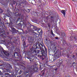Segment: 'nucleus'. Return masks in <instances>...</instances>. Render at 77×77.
Segmentation results:
<instances>
[{
	"mask_svg": "<svg viewBox=\"0 0 77 77\" xmlns=\"http://www.w3.org/2000/svg\"><path fill=\"white\" fill-rule=\"evenodd\" d=\"M29 43H31L33 42V40H32V38H28Z\"/></svg>",
	"mask_w": 77,
	"mask_h": 77,
	"instance_id": "7ed1b4c3",
	"label": "nucleus"
},
{
	"mask_svg": "<svg viewBox=\"0 0 77 77\" xmlns=\"http://www.w3.org/2000/svg\"><path fill=\"white\" fill-rule=\"evenodd\" d=\"M62 36H63V34H62Z\"/></svg>",
	"mask_w": 77,
	"mask_h": 77,
	"instance_id": "412c9836",
	"label": "nucleus"
},
{
	"mask_svg": "<svg viewBox=\"0 0 77 77\" xmlns=\"http://www.w3.org/2000/svg\"><path fill=\"white\" fill-rule=\"evenodd\" d=\"M29 75V77H30V75H32V73H31L30 74V75Z\"/></svg>",
	"mask_w": 77,
	"mask_h": 77,
	"instance_id": "9b49d317",
	"label": "nucleus"
},
{
	"mask_svg": "<svg viewBox=\"0 0 77 77\" xmlns=\"http://www.w3.org/2000/svg\"><path fill=\"white\" fill-rule=\"evenodd\" d=\"M22 72V71H20V72L21 73V72Z\"/></svg>",
	"mask_w": 77,
	"mask_h": 77,
	"instance_id": "6ab92c4d",
	"label": "nucleus"
},
{
	"mask_svg": "<svg viewBox=\"0 0 77 77\" xmlns=\"http://www.w3.org/2000/svg\"><path fill=\"white\" fill-rule=\"evenodd\" d=\"M52 35H53V36H55V35L54 34H53Z\"/></svg>",
	"mask_w": 77,
	"mask_h": 77,
	"instance_id": "dca6fc26",
	"label": "nucleus"
},
{
	"mask_svg": "<svg viewBox=\"0 0 77 77\" xmlns=\"http://www.w3.org/2000/svg\"><path fill=\"white\" fill-rule=\"evenodd\" d=\"M59 52V50H57L56 51V52L55 53V54H57V53H58V52Z\"/></svg>",
	"mask_w": 77,
	"mask_h": 77,
	"instance_id": "423d86ee",
	"label": "nucleus"
},
{
	"mask_svg": "<svg viewBox=\"0 0 77 77\" xmlns=\"http://www.w3.org/2000/svg\"><path fill=\"white\" fill-rule=\"evenodd\" d=\"M30 51L31 53H35V55H37V54L38 53H41L42 55L43 56L44 55H45V54H46V53H45V52H44V50H42V51H39L38 50H32V49H31L30 50Z\"/></svg>",
	"mask_w": 77,
	"mask_h": 77,
	"instance_id": "f257e3e1",
	"label": "nucleus"
},
{
	"mask_svg": "<svg viewBox=\"0 0 77 77\" xmlns=\"http://www.w3.org/2000/svg\"><path fill=\"white\" fill-rule=\"evenodd\" d=\"M46 41H48V39L47 38H46Z\"/></svg>",
	"mask_w": 77,
	"mask_h": 77,
	"instance_id": "f3484780",
	"label": "nucleus"
},
{
	"mask_svg": "<svg viewBox=\"0 0 77 77\" xmlns=\"http://www.w3.org/2000/svg\"><path fill=\"white\" fill-rule=\"evenodd\" d=\"M12 29L14 31L15 30V28H13Z\"/></svg>",
	"mask_w": 77,
	"mask_h": 77,
	"instance_id": "9d476101",
	"label": "nucleus"
},
{
	"mask_svg": "<svg viewBox=\"0 0 77 77\" xmlns=\"http://www.w3.org/2000/svg\"><path fill=\"white\" fill-rule=\"evenodd\" d=\"M49 27H50V26H49V25H48Z\"/></svg>",
	"mask_w": 77,
	"mask_h": 77,
	"instance_id": "aec40b11",
	"label": "nucleus"
},
{
	"mask_svg": "<svg viewBox=\"0 0 77 77\" xmlns=\"http://www.w3.org/2000/svg\"><path fill=\"white\" fill-rule=\"evenodd\" d=\"M51 34L52 35L53 34V31H51Z\"/></svg>",
	"mask_w": 77,
	"mask_h": 77,
	"instance_id": "ddd939ff",
	"label": "nucleus"
},
{
	"mask_svg": "<svg viewBox=\"0 0 77 77\" xmlns=\"http://www.w3.org/2000/svg\"><path fill=\"white\" fill-rule=\"evenodd\" d=\"M55 39H58V38L56 37V38H55Z\"/></svg>",
	"mask_w": 77,
	"mask_h": 77,
	"instance_id": "4468645a",
	"label": "nucleus"
},
{
	"mask_svg": "<svg viewBox=\"0 0 77 77\" xmlns=\"http://www.w3.org/2000/svg\"><path fill=\"white\" fill-rule=\"evenodd\" d=\"M38 69V68H34L33 69H32V71H36V70H37Z\"/></svg>",
	"mask_w": 77,
	"mask_h": 77,
	"instance_id": "39448f33",
	"label": "nucleus"
},
{
	"mask_svg": "<svg viewBox=\"0 0 77 77\" xmlns=\"http://www.w3.org/2000/svg\"><path fill=\"white\" fill-rule=\"evenodd\" d=\"M28 11H29V10L28 9Z\"/></svg>",
	"mask_w": 77,
	"mask_h": 77,
	"instance_id": "4be33fe9",
	"label": "nucleus"
},
{
	"mask_svg": "<svg viewBox=\"0 0 77 77\" xmlns=\"http://www.w3.org/2000/svg\"><path fill=\"white\" fill-rule=\"evenodd\" d=\"M26 45V43H25V42H24L23 43V45Z\"/></svg>",
	"mask_w": 77,
	"mask_h": 77,
	"instance_id": "f8f14e48",
	"label": "nucleus"
},
{
	"mask_svg": "<svg viewBox=\"0 0 77 77\" xmlns=\"http://www.w3.org/2000/svg\"><path fill=\"white\" fill-rule=\"evenodd\" d=\"M13 2H14V0H13Z\"/></svg>",
	"mask_w": 77,
	"mask_h": 77,
	"instance_id": "a878e982",
	"label": "nucleus"
},
{
	"mask_svg": "<svg viewBox=\"0 0 77 77\" xmlns=\"http://www.w3.org/2000/svg\"><path fill=\"white\" fill-rule=\"evenodd\" d=\"M41 46H42V44H40V45H39V44H38V46L39 47H41Z\"/></svg>",
	"mask_w": 77,
	"mask_h": 77,
	"instance_id": "0eeeda50",
	"label": "nucleus"
},
{
	"mask_svg": "<svg viewBox=\"0 0 77 77\" xmlns=\"http://www.w3.org/2000/svg\"><path fill=\"white\" fill-rule=\"evenodd\" d=\"M35 36L36 37H38V36H39V35H38V34H35Z\"/></svg>",
	"mask_w": 77,
	"mask_h": 77,
	"instance_id": "6e6552de",
	"label": "nucleus"
},
{
	"mask_svg": "<svg viewBox=\"0 0 77 77\" xmlns=\"http://www.w3.org/2000/svg\"><path fill=\"white\" fill-rule=\"evenodd\" d=\"M75 39H76L75 38Z\"/></svg>",
	"mask_w": 77,
	"mask_h": 77,
	"instance_id": "bb28decb",
	"label": "nucleus"
},
{
	"mask_svg": "<svg viewBox=\"0 0 77 77\" xmlns=\"http://www.w3.org/2000/svg\"><path fill=\"white\" fill-rule=\"evenodd\" d=\"M5 75H7V74L6 73Z\"/></svg>",
	"mask_w": 77,
	"mask_h": 77,
	"instance_id": "5701e85b",
	"label": "nucleus"
},
{
	"mask_svg": "<svg viewBox=\"0 0 77 77\" xmlns=\"http://www.w3.org/2000/svg\"><path fill=\"white\" fill-rule=\"evenodd\" d=\"M44 72L42 74V75H44Z\"/></svg>",
	"mask_w": 77,
	"mask_h": 77,
	"instance_id": "2eb2a0df",
	"label": "nucleus"
},
{
	"mask_svg": "<svg viewBox=\"0 0 77 77\" xmlns=\"http://www.w3.org/2000/svg\"><path fill=\"white\" fill-rule=\"evenodd\" d=\"M45 51L46 53L47 52V48H46L45 47Z\"/></svg>",
	"mask_w": 77,
	"mask_h": 77,
	"instance_id": "1a4fd4ad",
	"label": "nucleus"
},
{
	"mask_svg": "<svg viewBox=\"0 0 77 77\" xmlns=\"http://www.w3.org/2000/svg\"><path fill=\"white\" fill-rule=\"evenodd\" d=\"M73 57H75V55H73Z\"/></svg>",
	"mask_w": 77,
	"mask_h": 77,
	"instance_id": "a211bd4d",
	"label": "nucleus"
},
{
	"mask_svg": "<svg viewBox=\"0 0 77 77\" xmlns=\"http://www.w3.org/2000/svg\"><path fill=\"white\" fill-rule=\"evenodd\" d=\"M2 51H1V50H0L1 53H4V54L6 56H9V53H6V51H5L3 50V49H2Z\"/></svg>",
	"mask_w": 77,
	"mask_h": 77,
	"instance_id": "f03ea898",
	"label": "nucleus"
},
{
	"mask_svg": "<svg viewBox=\"0 0 77 77\" xmlns=\"http://www.w3.org/2000/svg\"><path fill=\"white\" fill-rule=\"evenodd\" d=\"M15 2V3H16V2Z\"/></svg>",
	"mask_w": 77,
	"mask_h": 77,
	"instance_id": "b1692460",
	"label": "nucleus"
},
{
	"mask_svg": "<svg viewBox=\"0 0 77 77\" xmlns=\"http://www.w3.org/2000/svg\"><path fill=\"white\" fill-rule=\"evenodd\" d=\"M61 12L63 14L64 17H65V11L62 10L61 11Z\"/></svg>",
	"mask_w": 77,
	"mask_h": 77,
	"instance_id": "20e7f679",
	"label": "nucleus"
},
{
	"mask_svg": "<svg viewBox=\"0 0 77 77\" xmlns=\"http://www.w3.org/2000/svg\"><path fill=\"white\" fill-rule=\"evenodd\" d=\"M76 55H77V54H76Z\"/></svg>",
	"mask_w": 77,
	"mask_h": 77,
	"instance_id": "393cba45",
	"label": "nucleus"
}]
</instances>
